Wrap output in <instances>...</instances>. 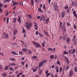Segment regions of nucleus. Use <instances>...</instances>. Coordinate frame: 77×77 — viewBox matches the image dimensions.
<instances>
[{"instance_id":"obj_1","label":"nucleus","mask_w":77,"mask_h":77,"mask_svg":"<svg viewBox=\"0 0 77 77\" xmlns=\"http://www.w3.org/2000/svg\"><path fill=\"white\" fill-rule=\"evenodd\" d=\"M47 61V60H43L42 62H40L39 63L38 67L40 68L41 66L42 67V66H43V65H44V63H46V62Z\"/></svg>"},{"instance_id":"obj_2","label":"nucleus","mask_w":77,"mask_h":77,"mask_svg":"<svg viewBox=\"0 0 77 77\" xmlns=\"http://www.w3.org/2000/svg\"><path fill=\"white\" fill-rule=\"evenodd\" d=\"M32 43L35 45L36 48H40L41 47L40 44L35 42H33Z\"/></svg>"},{"instance_id":"obj_3","label":"nucleus","mask_w":77,"mask_h":77,"mask_svg":"<svg viewBox=\"0 0 77 77\" xmlns=\"http://www.w3.org/2000/svg\"><path fill=\"white\" fill-rule=\"evenodd\" d=\"M32 26V23H29L28 22H26V27L27 29L29 30L30 29V27H31Z\"/></svg>"},{"instance_id":"obj_4","label":"nucleus","mask_w":77,"mask_h":77,"mask_svg":"<svg viewBox=\"0 0 77 77\" xmlns=\"http://www.w3.org/2000/svg\"><path fill=\"white\" fill-rule=\"evenodd\" d=\"M3 35L4 36L5 38L6 39H8V38H9V35L7 33H4Z\"/></svg>"},{"instance_id":"obj_5","label":"nucleus","mask_w":77,"mask_h":77,"mask_svg":"<svg viewBox=\"0 0 77 77\" xmlns=\"http://www.w3.org/2000/svg\"><path fill=\"white\" fill-rule=\"evenodd\" d=\"M41 20H43V21H44L46 19L45 17L44 16V15H41Z\"/></svg>"},{"instance_id":"obj_6","label":"nucleus","mask_w":77,"mask_h":77,"mask_svg":"<svg viewBox=\"0 0 77 77\" xmlns=\"http://www.w3.org/2000/svg\"><path fill=\"white\" fill-rule=\"evenodd\" d=\"M67 38L68 37L67 36H63L62 37L63 39V41H65L66 40Z\"/></svg>"},{"instance_id":"obj_7","label":"nucleus","mask_w":77,"mask_h":77,"mask_svg":"<svg viewBox=\"0 0 77 77\" xmlns=\"http://www.w3.org/2000/svg\"><path fill=\"white\" fill-rule=\"evenodd\" d=\"M73 14L74 17H75L77 19V14H76V12L75 11H74Z\"/></svg>"},{"instance_id":"obj_8","label":"nucleus","mask_w":77,"mask_h":77,"mask_svg":"<svg viewBox=\"0 0 77 77\" xmlns=\"http://www.w3.org/2000/svg\"><path fill=\"white\" fill-rule=\"evenodd\" d=\"M66 61V62L67 63L69 64V60H68V58L67 57H66L65 58Z\"/></svg>"},{"instance_id":"obj_9","label":"nucleus","mask_w":77,"mask_h":77,"mask_svg":"<svg viewBox=\"0 0 77 77\" xmlns=\"http://www.w3.org/2000/svg\"><path fill=\"white\" fill-rule=\"evenodd\" d=\"M72 74H73V72L72 71H71L69 73V76L71 77L72 75Z\"/></svg>"},{"instance_id":"obj_10","label":"nucleus","mask_w":77,"mask_h":77,"mask_svg":"<svg viewBox=\"0 0 77 77\" xmlns=\"http://www.w3.org/2000/svg\"><path fill=\"white\" fill-rule=\"evenodd\" d=\"M11 54L14 55H18V54L16 53V52L15 51H12L11 52Z\"/></svg>"},{"instance_id":"obj_11","label":"nucleus","mask_w":77,"mask_h":77,"mask_svg":"<svg viewBox=\"0 0 77 77\" xmlns=\"http://www.w3.org/2000/svg\"><path fill=\"white\" fill-rule=\"evenodd\" d=\"M34 27L35 29V30H37V29H38V27L36 25H34Z\"/></svg>"},{"instance_id":"obj_12","label":"nucleus","mask_w":77,"mask_h":77,"mask_svg":"<svg viewBox=\"0 0 77 77\" xmlns=\"http://www.w3.org/2000/svg\"><path fill=\"white\" fill-rule=\"evenodd\" d=\"M65 17V12L63 11L62 13L61 17L62 18H63Z\"/></svg>"},{"instance_id":"obj_13","label":"nucleus","mask_w":77,"mask_h":77,"mask_svg":"<svg viewBox=\"0 0 77 77\" xmlns=\"http://www.w3.org/2000/svg\"><path fill=\"white\" fill-rule=\"evenodd\" d=\"M17 33V30L16 29H14V35H15Z\"/></svg>"},{"instance_id":"obj_14","label":"nucleus","mask_w":77,"mask_h":77,"mask_svg":"<svg viewBox=\"0 0 77 77\" xmlns=\"http://www.w3.org/2000/svg\"><path fill=\"white\" fill-rule=\"evenodd\" d=\"M72 51V54H74L75 51V49H73Z\"/></svg>"},{"instance_id":"obj_15","label":"nucleus","mask_w":77,"mask_h":77,"mask_svg":"<svg viewBox=\"0 0 77 77\" xmlns=\"http://www.w3.org/2000/svg\"><path fill=\"white\" fill-rule=\"evenodd\" d=\"M17 20V18L16 17L14 18H13V20H14V21H13V23H15V22H16V20Z\"/></svg>"},{"instance_id":"obj_16","label":"nucleus","mask_w":77,"mask_h":77,"mask_svg":"<svg viewBox=\"0 0 77 77\" xmlns=\"http://www.w3.org/2000/svg\"><path fill=\"white\" fill-rule=\"evenodd\" d=\"M69 68V65H68L67 66V67L66 69V70H68Z\"/></svg>"},{"instance_id":"obj_17","label":"nucleus","mask_w":77,"mask_h":77,"mask_svg":"<svg viewBox=\"0 0 77 77\" xmlns=\"http://www.w3.org/2000/svg\"><path fill=\"white\" fill-rule=\"evenodd\" d=\"M63 54H68V52L65 51H63Z\"/></svg>"},{"instance_id":"obj_18","label":"nucleus","mask_w":77,"mask_h":77,"mask_svg":"<svg viewBox=\"0 0 77 77\" xmlns=\"http://www.w3.org/2000/svg\"><path fill=\"white\" fill-rule=\"evenodd\" d=\"M54 8L55 11H57V6L54 7Z\"/></svg>"},{"instance_id":"obj_19","label":"nucleus","mask_w":77,"mask_h":77,"mask_svg":"<svg viewBox=\"0 0 77 77\" xmlns=\"http://www.w3.org/2000/svg\"><path fill=\"white\" fill-rule=\"evenodd\" d=\"M73 37L74 38L72 40V41L73 42H74V40H75V38H76V36L74 35Z\"/></svg>"},{"instance_id":"obj_20","label":"nucleus","mask_w":77,"mask_h":77,"mask_svg":"<svg viewBox=\"0 0 77 77\" xmlns=\"http://www.w3.org/2000/svg\"><path fill=\"white\" fill-rule=\"evenodd\" d=\"M42 69L39 70V74H41L42 73Z\"/></svg>"},{"instance_id":"obj_21","label":"nucleus","mask_w":77,"mask_h":77,"mask_svg":"<svg viewBox=\"0 0 77 77\" xmlns=\"http://www.w3.org/2000/svg\"><path fill=\"white\" fill-rule=\"evenodd\" d=\"M70 40H71V39H70V38H68L67 39L66 42H69V41H70Z\"/></svg>"},{"instance_id":"obj_22","label":"nucleus","mask_w":77,"mask_h":77,"mask_svg":"<svg viewBox=\"0 0 77 77\" xmlns=\"http://www.w3.org/2000/svg\"><path fill=\"white\" fill-rule=\"evenodd\" d=\"M9 69H10V70H11V71H14V69L13 68H12V67H10Z\"/></svg>"},{"instance_id":"obj_23","label":"nucleus","mask_w":77,"mask_h":77,"mask_svg":"<svg viewBox=\"0 0 77 77\" xmlns=\"http://www.w3.org/2000/svg\"><path fill=\"white\" fill-rule=\"evenodd\" d=\"M21 19V17L20 16H19L18 17V22H20V20Z\"/></svg>"},{"instance_id":"obj_24","label":"nucleus","mask_w":77,"mask_h":77,"mask_svg":"<svg viewBox=\"0 0 77 77\" xmlns=\"http://www.w3.org/2000/svg\"><path fill=\"white\" fill-rule=\"evenodd\" d=\"M77 45V42H76V40L73 43V45Z\"/></svg>"},{"instance_id":"obj_25","label":"nucleus","mask_w":77,"mask_h":77,"mask_svg":"<svg viewBox=\"0 0 77 77\" xmlns=\"http://www.w3.org/2000/svg\"><path fill=\"white\" fill-rule=\"evenodd\" d=\"M57 64L58 65H61V64L60 63V62H59V61H57Z\"/></svg>"},{"instance_id":"obj_26","label":"nucleus","mask_w":77,"mask_h":77,"mask_svg":"<svg viewBox=\"0 0 77 77\" xmlns=\"http://www.w3.org/2000/svg\"><path fill=\"white\" fill-rule=\"evenodd\" d=\"M38 11H39L40 12H42V13H43V11H42L41 10V9L40 8H39L38 9Z\"/></svg>"},{"instance_id":"obj_27","label":"nucleus","mask_w":77,"mask_h":77,"mask_svg":"<svg viewBox=\"0 0 77 77\" xmlns=\"http://www.w3.org/2000/svg\"><path fill=\"white\" fill-rule=\"evenodd\" d=\"M9 68H8V66H6L5 68L4 69L5 70H6L7 69H8Z\"/></svg>"},{"instance_id":"obj_28","label":"nucleus","mask_w":77,"mask_h":77,"mask_svg":"<svg viewBox=\"0 0 77 77\" xmlns=\"http://www.w3.org/2000/svg\"><path fill=\"white\" fill-rule=\"evenodd\" d=\"M48 50H49V51H53V49L51 48H48Z\"/></svg>"},{"instance_id":"obj_29","label":"nucleus","mask_w":77,"mask_h":77,"mask_svg":"<svg viewBox=\"0 0 77 77\" xmlns=\"http://www.w3.org/2000/svg\"><path fill=\"white\" fill-rule=\"evenodd\" d=\"M46 75H47V77H48V76L51 75V74L50 73H47L46 74Z\"/></svg>"},{"instance_id":"obj_30","label":"nucleus","mask_w":77,"mask_h":77,"mask_svg":"<svg viewBox=\"0 0 77 77\" xmlns=\"http://www.w3.org/2000/svg\"><path fill=\"white\" fill-rule=\"evenodd\" d=\"M54 6H57V4L56 3H53Z\"/></svg>"},{"instance_id":"obj_31","label":"nucleus","mask_w":77,"mask_h":77,"mask_svg":"<svg viewBox=\"0 0 77 77\" xmlns=\"http://www.w3.org/2000/svg\"><path fill=\"white\" fill-rule=\"evenodd\" d=\"M2 75L4 77H6V75L5 74H2Z\"/></svg>"},{"instance_id":"obj_32","label":"nucleus","mask_w":77,"mask_h":77,"mask_svg":"<svg viewBox=\"0 0 77 77\" xmlns=\"http://www.w3.org/2000/svg\"><path fill=\"white\" fill-rule=\"evenodd\" d=\"M65 66H64V68L62 70L63 73H64V71H65Z\"/></svg>"},{"instance_id":"obj_33","label":"nucleus","mask_w":77,"mask_h":77,"mask_svg":"<svg viewBox=\"0 0 77 77\" xmlns=\"http://www.w3.org/2000/svg\"><path fill=\"white\" fill-rule=\"evenodd\" d=\"M13 4H14V5H18V3L17 2H14L13 3Z\"/></svg>"},{"instance_id":"obj_34","label":"nucleus","mask_w":77,"mask_h":77,"mask_svg":"<svg viewBox=\"0 0 77 77\" xmlns=\"http://www.w3.org/2000/svg\"><path fill=\"white\" fill-rule=\"evenodd\" d=\"M72 6H75V2H72Z\"/></svg>"},{"instance_id":"obj_35","label":"nucleus","mask_w":77,"mask_h":77,"mask_svg":"<svg viewBox=\"0 0 77 77\" xmlns=\"http://www.w3.org/2000/svg\"><path fill=\"white\" fill-rule=\"evenodd\" d=\"M69 54H71L72 53V49L69 50Z\"/></svg>"},{"instance_id":"obj_36","label":"nucleus","mask_w":77,"mask_h":77,"mask_svg":"<svg viewBox=\"0 0 77 77\" xmlns=\"http://www.w3.org/2000/svg\"><path fill=\"white\" fill-rule=\"evenodd\" d=\"M75 72H77V67H75L74 69Z\"/></svg>"},{"instance_id":"obj_37","label":"nucleus","mask_w":77,"mask_h":77,"mask_svg":"<svg viewBox=\"0 0 77 77\" xmlns=\"http://www.w3.org/2000/svg\"><path fill=\"white\" fill-rule=\"evenodd\" d=\"M16 65V64H15V63H12V66H15Z\"/></svg>"},{"instance_id":"obj_38","label":"nucleus","mask_w":77,"mask_h":77,"mask_svg":"<svg viewBox=\"0 0 77 77\" xmlns=\"http://www.w3.org/2000/svg\"><path fill=\"white\" fill-rule=\"evenodd\" d=\"M44 32L45 35H46L47 36H49V35H48V33H47L45 32Z\"/></svg>"},{"instance_id":"obj_39","label":"nucleus","mask_w":77,"mask_h":77,"mask_svg":"<svg viewBox=\"0 0 77 77\" xmlns=\"http://www.w3.org/2000/svg\"><path fill=\"white\" fill-rule=\"evenodd\" d=\"M74 29H76V28H77V26H76V25H75V24H74Z\"/></svg>"},{"instance_id":"obj_40","label":"nucleus","mask_w":77,"mask_h":77,"mask_svg":"<svg viewBox=\"0 0 77 77\" xmlns=\"http://www.w3.org/2000/svg\"><path fill=\"white\" fill-rule=\"evenodd\" d=\"M27 49H23V52H26V51H27Z\"/></svg>"},{"instance_id":"obj_41","label":"nucleus","mask_w":77,"mask_h":77,"mask_svg":"<svg viewBox=\"0 0 77 77\" xmlns=\"http://www.w3.org/2000/svg\"><path fill=\"white\" fill-rule=\"evenodd\" d=\"M62 70V68L60 67V72H61Z\"/></svg>"},{"instance_id":"obj_42","label":"nucleus","mask_w":77,"mask_h":77,"mask_svg":"<svg viewBox=\"0 0 77 77\" xmlns=\"http://www.w3.org/2000/svg\"><path fill=\"white\" fill-rule=\"evenodd\" d=\"M66 12L68 13H69V8L67 9Z\"/></svg>"},{"instance_id":"obj_43","label":"nucleus","mask_w":77,"mask_h":77,"mask_svg":"<svg viewBox=\"0 0 77 77\" xmlns=\"http://www.w3.org/2000/svg\"><path fill=\"white\" fill-rule=\"evenodd\" d=\"M9 18H7V24H8V23L9 22Z\"/></svg>"},{"instance_id":"obj_44","label":"nucleus","mask_w":77,"mask_h":77,"mask_svg":"<svg viewBox=\"0 0 77 77\" xmlns=\"http://www.w3.org/2000/svg\"><path fill=\"white\" fill-rule=\"evenodd\" d=\"M35 34L36 35H39V32H38V31H36L35 32Z\"/></svg>"},{"instance_id":"obj_45","label":"nucleus","mask_w":77,"mask_h":77,"mask_svg":"<svg viewBox=\"0 0 77 77\" xmlns=\"http://www.w3.org/2000/svg\"><path fill=\"white\" fill-rule=\"evenodd\" d=\"M10 60H12V61H14V60H15V59L13 58H10Z\"/></svg>"},{"instance_id":"obj_46","label":"nucleus","mask_w":77,"mask_h":77,"mask_svg":"<svg viewBox=\"0 0 77 77\" xmlns=\"http://www.w3.org/2000/svg\"><path fill=\"white\" fill-rule=\"evenodd\" d=\"M2 7H3V5L0 3V8H1Z\"/></svg>"},{"instance_id":"obj_47","label":"nucleus","mask_w":77,"mask_h":77,"mask_svg":"<svg viewBox=\"0 0 77 77\" xmlns=\"http://www.w3.org/2000/svg\"><path fill=\"white\" fill-rule=\"evenodd\" d=\"M31 4L33 6V0H31Z\"/></svg>"},{"instance_id":"obj_48","label":"nucleus","mask_w":77,"mask_h":77,"mask_svg":"<svg viewBox=\"0 0 77 77\" xmlns=\"http://www.w3.org/2000/svg\"><path fill=\"white\" fill-rule=\"evenodd\" d=\"M0 12H1V13H2V12H3V10L1 8H0Z\"/></svg>"},{"instance_id":"obj_49","label":"nucleus","mask_w":77,"mask_h":77,"mask_svg":"<svg viewBox=\"0 0 77 77\" xmlns=\"http://www.w3.org/2000/svg\"><path fill=\"white\" fill-rule=\"evenodd\" d=\"M54 57V55H51L50 56V58L51 59H53Z\"/></svg>"},{"instance_id":"obj_50","label":"nucleus","mask_w":77,"mask_h":77,"mask_svg":"<svg viewBox=\"0 0 77 77\" xmlns=\"http://www.w3.org/2000/svg\"><path fill=\"white\" fill-rule=\"evenodd\" d=\"M37 70V69H34L33 70V72H35V71H36Z\"/></svg>"},{"instance_id":"obj_51","label":"nucleus","mask_w":77,"mask_h":77,"mask_svg":"<svg viewBox=\"0 0 77 77\" xmlns=\"http://www.w3.org/2000/svg\"><path fill=\"white\" fill-rule=\"evenodd\" d=\"M36 57H36V56H34L32 57V58H33V59H35V58H36Z\"/></svg>"},{"instance_id":"obj_52","label":"nucleus","mask_w":77,"mask_h":77,"mask_svg":"<svg viewBox=\"0 0 77 77\" xmlns=\"http://www.w3.org/2000/svg\"><path fill=\"white\" fill-rule=\"evenodd\" d=\"M39 36H40L41 37H42L44 36V35H43V34H42L40 33H39Z\"/></svg>"},{"instance_id":"obj_53","label":"nucleus","mask_w":77,"mask_h":77,"mask_svg":"<svg viewBox=\"0 0 77 77\" xmlns=\"http://www.w3.org/2000/svg\"><path fill=\"white\" fill-rule=\"evenodd\" d=\"M20 5H21V6H22L23 5V4L22 2H20Z\"/></svg>"},{"instance_id":"obj_54","label":"nucleus","mask_w":77,"mask_h":77,"mask_svg":"<svg viewBox=\"0 0 77 77\" xmlns=\"http://www.w3.org/2000/svg\"><path fill=\"white\" fill-rule=\"evenodd\" d=\"M25 32H26V30H24V28H23V32L24 33H25Z\"/></svg>"},{"instance_id":"obj_55","label":"nucleus","mask_w":77,"mask_h":77,"mask_svg":"<svg viewBox=\"0 0 77 77\" xmlns=\"http://www.w3.org/2000/svg\"><path fill=\"white\" fill-rule=\"evenodd\" d=\"M65 27V26H64V25H63V26L62 25V26L61 28H62V29L63 30V29H64V27Z\"/></svg>"},{"instance_id":"obj_56","label":"nucleus","mask_w":77,"mask_h":77,"mask_svg":"<svg viewBox=\"0 0 77 77\" xmlns=\"http://www.w3.org/2000/svg\"><path fill=\"white\" fill-rule=\"evenodd\" d=\"M21 42L22 44H24V42L22 41H20Z\"/></svg>"},{"instance_id":"obj_57","label":"nucleus","mask_w":77,"mask_h":77,"mask_svg":"<svg viewBox=\"0 0 77 77\" xmlns=\"http://www.w3.org/2000/svg\"><path fill=\"white\" fill-rule=\"evenodd\" d=\"M48 70H46L45 72V74H48Z\"/></svg>"},{"instance_id":"obj_58","label":"nucleus","mask_w":77,"mask_h":77,"mask_svg":"<svg viewBox=\"0 0 77 77\" xmlns=\"http://www.w3.org/2000/svg\"><path fill=\"white\" fill-rule=\"evenodd\" d=\"M8 14H9L8 13V11H7L6 13V16H8Z\"/></svg>"},{"instance_id":"obj_59","label":"nucleus","mask_w":77,"mask_h":77,"mask_svg":"<svg viewBox=\"0 0 77 77\" xmlns=\"http://www.w3.org/2000/svg\"><path fill=\"white\" fill-rule=\"evenodd\" d=\"M27 16L28 17H30L29 19H31L32 18V17H31V16L30 15H28Z\"/></svg>"},{"instance_id":"obj_60","label":"nucleus","mask_w":77,"mask_h":77,"mask_svg":"<svg viewBox=\"0 0 77 77\" xmlns=\"http://www.w3.org/2000/svg\"><path fill=\"white\" fill-rule=\"evenodd\" d=\"M29 54H31L32 53V51H31L30 50L29 51H28Z\"/></svg>"},{"instance_id":"obj_61","label":"nucleus","mask_w":77,"mask_h":77,"mask_svg":"<svg viewBox=\"0 0 77 77\" xmlns=\"http://www.w3.org/2000/svg\"><path fill=\"white\" fill-rule=\"evenodd\" d=\"M49 20V18H48L46 20V22H48V21Z\"/></svg>"},{"instance_id":"obj_62","label":"nucleus","mask_w":77,"mask_h":77,"mask_svg":"<svg viewBox=\"0 0 77 77\" xmlns=\"http://www.w3.org/2000/svg\"><path fill=\"white\" fill-rule=\"evenodd\" d=\"M8 6V5H4V8H6Z\"/></svg>"},{"instance_id":"obj_63","label":"nucleus","mask_w":77,"mask_h":77,"mask_svg":"<svg viewBox=\"0 0 77 77\" xmlns=\"http://www.w3.org/2000/svg\"><path fill=\"white\" fill-rule=\"evenodd\" d=\"M51 68L52 69H53L54 68V65H53L52 66Z\"/></svg>"},{"instance_id":"obj_64","label":"nucleus","mask_w":77,"mask_h":77,"mask_svg":"<svg viewBox=\"0 0 77 77\" xmlns=\"http://www.w3.org/2000/svg\"><path fill=\"white\" fill-rule=\"evenodd\" d=\"M77 2H75V6H77Z\"/></svg>"}]
</instances>
